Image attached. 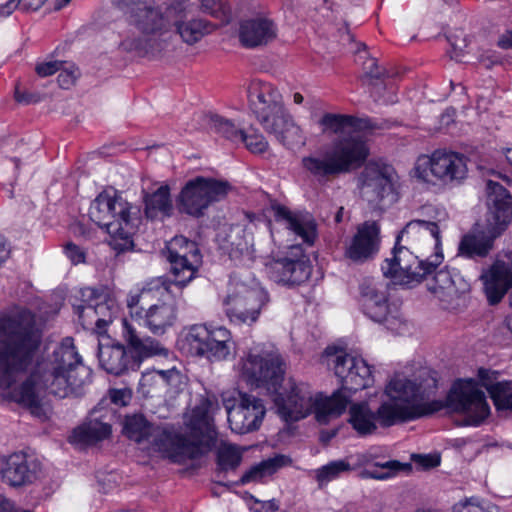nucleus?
<instances>
[{
  "instance_id": "f257e3e1",
  "label": "nucleus",
  "mask_w": 512,
  "mask_h": 512,
  "mask_svg": "<svg viewBox=\"0 0 512 512\" xmlns=\"http://www.w3.org/2000/svg\"><path fill=\"white\" fill-rule=\"evenodd\" d=\"M42 342V332L35 316L20 310L0 317V391L7 397L38 414L41 392L67 397L90 381L91 370L82 363L73 339L64 338L52 356L37 362L29 377L12 388L15 374L24 372L33 363Z\"/></svg>"
},
{
  "instance_id": "f03ea898",
  "label": "nucleus",
  "mask_w": 512,
  "mask_h": 512,
  "mask_svg": "<svg viewBox=\"0 0 512 512\" xmlns=\"http://www.w3.org/2000/svg\"><path fill=\"white\" fill-rule=\"evenodd\" d=\"M437 390V380L430 372H423L413 379L396 375L386 386L391 402H384L377 409L379 423L390 427L438 412L445 406L462 413L465 425L478 426L490 413L483 390L475 380H458L447 395L446 402L430 400Z\"/></svg>"
},
{
  "instance_id": "7ed1b4c3",
  "label": "nucleus",
  "mask_w": 512,
  "mask_h": 512,
  "mask_svg": "<svg viewBox=\"0 0 512 512\" xmlns=\"http://www.w3.org/2000/svg\"><path fill=\"white\" fill-rule=\"evenodd\" d=\"M284 363L275 352L250 351L243 361V374L257 387H265L275 393L277 413L286 422H295L314 413L319 423L326 424L332 417L340 416L347 407V399L341 392L330 397L313 392L309 384L289 379L282 392L278 388L283 381Z\"/></svg>"
},
{
  "instance_id": "20e7f679",
  "label": "nucleus",
  "mask_w": 512,
  "mask_h": 512,
  "mask_svg": "<svg viewBox=\"0 0 512 512\" xmlns=\"http://www.w3.org/2000/svg\"><path fill=\"white\" fill-rule=\"evenodd\" d=\"M440 229L436 222L414 219L396 237L392 258L382 271L405 284L420 283L442 263Z\"/></svg>"
},
{
  "instance_id": "39448f33",
  "label": "nucleus",
  "mask_w": 512,
  "mask_h": 512,
  "mask_svg": "<svg viewBox=\"0 0 512 512\" xmlns=\"http://www.w3.org/2000/svg\"><path fill=\"white\" fill-rule=\"evenodd\" d=\"M131 28L120 48L140 57H154L167 47L172 34L174 0L164 7L153 0H113Z\"/></svg>"
},
{
  "instance_id": "423d86ee",
  "label": "nucleus",
  "mask_w": 512,
  "mask_h": 512,
  "mask_svg": "<svg viewBox=\"0 0 512 512\" xmlns=\"http://www.w3.org/2000/svg\"><path fill=\"white\" fill-rule=\"evenodd\" d=\"M212 403L202 399L186 421L189 438L173 430H163L156 439L160 453L173 463L184 464L197 459L211 449L216 440V431L210 415Z\"/></svg>"
},
{
  "instance_id": "0eeeda50",
  "label": "nucleus",
  "mask_w": 512,
  "mask_h": 512,
  "mask_svg": "<svg viewBox=\"0 0 512 512\" xmlns=\"http://www.w3.org/2000/svg\"><path fill=\"white\" fill-rule=\"evenodd\" d=\"M249 107L262 127L289 149L304 145L302 130L286 111L279 90L272 84L252 81L248 88Z\"/></svg>"
},
{
  "instance_id": "6e6552de",
  "label": "nucleus",
  "mask_w": 512,
  "mask_h": 512,
  "mask_svg": "<svg viewBox=\"0 0 512 512\" xmlns=\"http://www.w3.org/2000/svg\"><path fill=\"white\" fill-rule=\"evenodd\" d=\"M487 216L483 229L464 235L458 246V255L477 259L486 257L512 220V196L501 184L489 180L486 184Z\"/></svg>"
},
{
  "instance_id": "1a4fd4ad",
  "label": "nucleus",
  "mask_w": 512,
  "mask_h": 512,
  "mask_svg": "<svg viewBox=\"0 0 512 512\" xmlns=\"http://www.w3.org/2000/svg\"><path fill=\"white\" fill-rule=\"evenodd\" d=\"M139 209L117 191L105 190L91 203L89 217L109 234L108 244L117 253L131 251Z\"/></svg>"
},
{
  "instance_id": "9d476101",
  "label": "nucleus",
  "mask_w": 512,
  "mask_h": 512,
  "mask_svg": "<svg viewBox=\"0 0 512 512\" xmlns=\"http://www.w3.org/2000/svg\"><path fill=\"white\" fill-rule=\"evenodd\" d=\"M122 324V336L131 351L128 352L120 343L99 344V363L107 373L120 376L129 371H136L145 358L168 356L169 350L159 341L151 337H140L133 324L127 319H123Z\"/></svg>"
},
{
  "instance_id": "9b49d317",
  "label": "nucleus",
  "mask_w": 512,
  "mask_h": 512,
  "mask_svg": "<svg viewBox=\"0 0 512 512\" xmlns=\"http://www.w3.org/2000/svg\"><path fill=\"white\" fill-rule=\"evenodd\" d=\"M368 156L367 141L357 132L339 137L322 156L304 157L302 163L314 177L323 180L360 168Z\"/></svg>"
},
{
  "instance_id": "f8f14e48",
  "label": "nucleus",
  "mask_w": 512,
  "mask_h": 512,
  "mask_svg": "<svg viewBox=\"0 0 512 512\" xmlns=\"http://www.w3.org/2000/svg\"><path fill=\"white\" fill-rule=\"evenodd\" d=\"M395 184L396 172L386 164L368 163L358 177L360 197L373 210L383 211L397 201Z\"/></svg>"
},
{
  "instance_id": "ddd939ff",
  "label": "nucleus",
  "mask_w": 512,
  "mask_h": 512,
  "mask_svg": "<svg viewBox=\"0 0 512 512\" xmlns=\"http://www.w3.org/2000/svg\"><path fill=\"white\" fill-rule=\"evenodd\" d=\"M413 172L423 182H431L435 178L445 185H458L467 177V157L458 152L438 149L431 156L418 157Z\"/></svg>"
},
{
  "instance_id": "4468645a",
  "label": "nucleus",
  "mask_w": 512,
  "mask_h": 512,
  "mask_svg": "<svg viewBox=\"0 0 512 512\" xmlns=\"http://www.w3.org/2000/svg\"><path fill=\"white\" fill-rule=\"evenodd\" d=\"M227 181L198 176L189 180L176 199L177 209L192 217L199 218L213 203L222 200L230 191Z\"/></svg>"
},
{
  "instance_id": "2eb2a0df",
  "label": "nucleus",
  "mask_w": 512,
  "mask_h": 512,
  "mask_svg": "<svg viewBox=\"0 0 512 512\" xmlns=\"http://www.w3.org/2000/svg\"><path fill=\"white\" fill-rule=\"evenodd\" d=\"M325 356L327 364L333 365L335 375L341 382V388L336 392H341L347 399V404L350 402V393L373 384L371 367L364 359L331 347L326 348Z\"/></svg>"
},
{
  "instance_id": "dca6fc26",
  "label": "nucleus",
  "mask_w": 512,
  "mask_h": 512,
  "mask_svg": "<svg viewBox=\"0 0 512 512\" xmlns=\"http://www.w3.org/2000/svg\"><path fill=\"white\" fill-rule=\"evenodd\" d=\"M265 271L275 283L295 287L305 283L311 276L312 265L300 244L293 245L285 256L273 258L266 263Z\"/></svg>"
},
{
  "instance_id": "f3484780",
  "label": "nucleus",
  "mask_w": 512,
  "mask_h": 512,
  "mask_svg": "<svg viewBox=\"0 0 512 512\" xmlns=\"http://www.w3.org/2000/svg\"><path fill=\"white\" fill-rule=\"evenodd\" d=\"M269 302L268 293L261 287L237 285L236 291L225 300V312L232 323L252 325Z\"/></svg>"
},
{
  "instance_id": "a211bd4d",
  "label": "nucleus",
  "mask_w": 512,
  "mask_h": 512,
  "mask_svg": "<svg viewBox=\"0 0 512 512\" xmlns=\"http://www.w3.org/2000/svg\"><path fill=\"white\" fill-rule=\"evenodd\" d=\"M167 259L171 264L174 283L184 287L194 277L201 263L197 244L184 236H175L169 243Z\"/></svg>"
},
{
  "instance_id": "6ab92c4d",
  "label": "nucleus",
  "mask_w": 512,
  "mask_h": 512,
  "mask_svg": "<svg viewBox=\"0 0 512 512\" xmlns=\"http://www.w3.org/2000/svg\"><path fill=\"white\" fill-rule=\"evenodd\" d=\"M228 422L233 432L246 434L258 430L266 413L263 401L254 395L240 393L239 403L226 405Z\"/></svg>"
},
{
  "instance_id": "aec40b11",
  "label": "nucleus",
  "mask_w": 512,
  "mask_h": 512,
  "mask_svg": "<svg viewBox=\"0 0 512 512\" xmlns=\"http://www.w3.org/2000/svg\"><path fill=\"white\" fill-rule=\"evenodd\" d=\"M380 226L376 221H365L357 227L356 233L346 242L344 257L355 264L368 262L380 249Z\"/></svg>"
},
{
  "instance_id": "412c9836",
  "label": "nucleus",
  "mask_w": 512,
  "mask_h": 512,
  "mask_svg": "<svg viewBox=\"0 0 512 512\" xmlns=\"http://www.w3.org/2000/svg\"><path fill=\"white\" fill-rule=\"evenodd\" d=\"M39 471V463L24 452L3 457L0 467L2 481L13 488L32 484L37 480Z\"/></svg>"
},
{
  "instance_id": "4be33fe9",
  "label": "nucleus",
  "mask_w": 512,
  "mask_h": 512,
  "mask_svg": "<svg viewBox=\"0 0 512 512\" xmlns=\"http://www.w3.org/2000/svg\"><path fill=\"white\" fill-rule=\"evenodd\" d=\"M158 297V303L149 306L144 310L139 319L153 334L160 335L174 325L177 320L178 306L174 297L169 293L166 287V293L155 294Z\"/></svg>"
},
{
  "instance_id": "5701e85b",
  "label": "nucleus",
  "mask_w": 512,
  "mask_h": 512,
  "mask_svg": "<svg viewBox=\"0 0 512 512\" xmlns=\"http://www.w3.org/2000/svg\"><path fill=\"white\" fill-rule=\"evenodd\" d=\"M490 305L498 304L512 287V254L508 260L498 259L481 275Z\"/></svg>"
},
{
  "instance_id": "b1692460",
  "label": "nucleus",
  "mask_w": 512,
  "mask_h": 512,
  "mask_svg": "<svg viewBox=\"0 0 512 512\" xmlns=\"http://www.w3.org/2000/svg\"><path fill=\"white\" fill-rule=\"evenodd\" d=\"M359 303L362 311L374 322L382 323L389 315L388 296L381 284L364 279L359 285Z\"/></svg>"
},
{
  "instance_id": "393cba45",
  "label": "nucleus",
  "mask_w": 512,
  "mask_h": 512,
  "mask_svg": "<svg viewBox=\"0 0 512 512\" xmlns=\"http://www.w3.org/2000/svg\"><path fill=\"white\" fill-rule=\"evenodd\" d=\"M187 0H174L175 13L172 15V27L187 44H194L215 29V25L201 18L186 20Z\"/></svg>"
},
{
  "instance_id": "a878e982",
  "label": "nucleus",
  "mask_w": 512,
  "mask_h": 512,
  "mask_svg": "<svg viewBox=\"0 0 512 512\" xmlns=\"http://www.w3.org/2000/svg\"><path fill=\"white\" fill-rule=\"evenodd\" d=\"M322 131L340 135L351 131L357 133L361 131H374L383 128L381 123L376 122L372 118L356 117L346 114L325 113L320 121Z\"/></svg>"
},
{
  "instance_id": "bb28decb",
  "label": "nucleus",
  "mask_w": 512,
  "mask_h": 512,
  "mask_svg": "<svg viewBox=\"0 0 512 512\" xmlns=\"http://www.w3.org/2000/svg\"><path fill=\"white\" fill-rule=\"evenodd\" d=\"M275 24L264 17L251 18L241 21L239 27V40L246 48H255L267 45L276 38Z\"/></svg>"
},
{
  "instance_id": "cd10ccee",
  "label": "nucleus",
  "mask_w": 512,
  "mask_h": 512,
  "mask_svg": "<svg viewBox=\"0 0 512 512\" xmlns=\"http://www.w3.org/2000/svg\"><path fill=\"white\" fill-rule=\"evenodd\" d=\"M111 425L91 412L86 420L76 427L70 436V442L90 445L108 438L111 434Z\"/></svg>"
},
{
  "instance_id": "c85d7f7f",
  "label": "nucleus",
  "mask_w": 512,
  "mask_h": 512,
  "mask_svg": "<svg viewBox=\"0 0 512 512\" xmlns=\"http://www.w3.org/2000/svg\"><path fill=\"white\" fill-rule=\"evenodd\" d=\"M163 430L168 428L154 427L142 414L128 415L125 417L123 434L136 443L150 441L152 439L153 447L159 452L156 439Z\"/></svg>"
},
{
  "instance_id": "c756f323",
  "label": "nucleus",
  "mask_w": 512,
  "mask_h": 512,
  "mask_svg": "<svg viewBox=\"0 0 512 512\" xmlns=\"http://www.w3.org/2000/svg\"><path fill=\"white\" fill-rule=\"evenodd\" d=\"M276 221H282L286 227L301 238L302 242L312 246L316 238V227L313 223L304 221L299 215L287 207L277 205L273 208Z\"/></svg>"
},
{
  "instance_id": "7c9ffc66",
  "label": "nucleus",
  "mask_w": 512,
  "mask_h": 512,
  "mask_svg": "<svg viewBox=\"0 0 512 512\" xmlns=\"http://www.w3.org/2000/svg\"><path fill=\"white\" fill-rule=\"evenodd\" d=\"M82 301H93L96 314L100 320V329L105 330L115 315L118 313V305L104 290L86 287L81 290Z\"/></svg>"
},
{
  "instance_id": "2f4dec72",
  "label": "nucleus",
  "mask_w": 512,
  "mask_h": 512,
  "mask_svg": "<svg viewBox=\"0 0 512 512\" xmlns=\"http://www.w3.org/2000/svg\"><path fill=\"white\" fill-rule=\"evenodd\" d=\"M145 215L151 220H161L172 216L174 207L167 185L160 186L156 191L144 196Z\"/></svg>"
},
{
  "instance_id": "473e14b6",
  "label": "nucleus",
  "mask_w": 512,
  "mask_h": 512,
  "mask_svg": "<svg viewBox=\"0 0 512 512\" xmlns=\"http://www.w3.org/2000/svg\"><path fill=\"white\" fill-rule=\"evenodd\" d=\"M290 463V458L282 454L265 459L247 470L240 478L238 484L245 485L250 482H260Z\"/></svg>"
},
{
  "instance_id": "72a5a7b5",
  "label": "nucleus",
  "mask_w": 512,
  "mask_h": 512,
  "mask_svg": "<svg viewBox=\"0 0 512 512\" xmlns=\"http://www.w3.org/2000/svg\"><path fill=\"white\" fill-rule=\"evenodd\" d=\"M376 421L379 422L377 411H371L368 403H355L350 406L349 422L359 435L374 433L377 429Z\"/></svg>"
},
{
  "instance_id": "f704fd0d",
  "label": "nucleus",
  "mask_w": 512,
  "mask_h": 512,
  "mask_svg": "<svg viewBox=\"0 0 512 512\" xmlns=\"http://www.w3.org/2000/svg\"><path fill=\"white\" fill-rule=\"evenodd\" d=\"M184 375L175 368L168 370H154L142 375L140 385L159 389L170 388L179 390L184 384Z\"/></svg>"
},
{
  "instance_id": "c9c22d12",
  "label": "nucleus",
  "mask_w": 512,
  "mask_h": 512,
  "mask_svg": "<svg viewBox=\"0 0 512 512\" xmlns=\"http://www.w3.org/2000/svg\"><path fill=\"white\" fill-rule=\"evenodd\" d=\"M209 359L225 360L231 354L233 341L231 332L223 326L210 325Z\"/></svg>"
},
{
  "instance_id": "e433bc0d",
  "label": "nucleus",
  "mask_w": 512,
  "mask_h": 512,
  "mask_svg": "<svg viewBox=\"0 0 512 512\" xmlns=\"http://www.w3.org/2000/svg\"><path fill=\"white\" fill-rule=\"evenodd\" d=\"M210 325L194 324L190 326L184 335L183 343L188 352L194 356L207 357L209 359V335Z\"/></svg>"
},
{
  "instance_id": "4c0bfd02",
  "label": "nucleus",
  "mask_w": 512,
  "mask_h": 512,
  "mask_svg": "<svg viewBox=\"0 0 512 512\" xmlns=\"http://www.w3.org/2000/svg\"><path fill=\"white\" fill-rule=\"evenodd\" d=\"M209 124L214 133L232 143L239 144L243 140L244 130L239 129L231 120L217 114L209 116Z\"/></svg>"
},
{
  "instance_id": "58836bf2",
  "label": "nucleus",
  "mask_w": 512,
  "mask_h": 512,
  "mask_svg": "<svg viewBox=\"0 0 512 512\" xmlns=\"http://www.w3.org/2000/svg\"><path fill=\"white\" fill-rule=\"evenodd\" d=\"M497 411H512V381H501L487 388Z\"/></svg>"
},
{
  "instance_id": "ea45409f",
  "label": "nucleus",
  "mask_w": 512,
  "mask_h": 512,
  "mask_svg": "<svg viewBox=\"0 0 512 512\" xmlns=\"http://www.w3.org/2000/svg\"><path fill=\"white\" fill-rule=\"evenodd\" d=\"M163 294L166 293V286L164 281H162L160 278L154 279L146 284V286L143 287L141 292L136 295H132L127 300V305L131 309V315L133 316L134 313L139 317V315H142L138 311H134L135 308L140 304V302L147 301L150 297H154L155 294Z\"/></svg>"
},
{
  "instance_id": "a19ab883",
  "label": "nucleus",
  "mask_w": 512,
  "mask_h": 512,
  "mask_svg": "<svg viewBox=\"0 0 512 512\" xmlns=\"http://www.w3.org/2000/svg\"><path fill=\"white\" fill-rule=\"evenodd\" d=\"M351 466L345 460L331 461L315 470V479L319 487H323L330 481L338 478L342 473L350 471Z\"/></svg>"
},
{
  "instance_id": "79ce46f5",
  "label": "nucleus",
  "mask_w": 512,
  "mask_h": 512,
  "mask_svg": "<svg viewBox=\"0 0 512 512\" xmlns=\"http://www.w3.org/2000/svg\"><path fill=\"white\" fill-rule=\"evenodd\" d=\"M242 460V451L232 444H222L217 451V462L221 471L236 469Z\"/></svg>"
},
{
  "instance_id": "37998d69",
  "label": "nucleus",
  "mask_w": 512,
  "mask_h": 512,
  "mask_svg": "<svg viewBox=\"0 0 512 512\" xmlns=\"http://www.w3.org/2000/svg\"><path fill=\"white\" fill-rule=\"evenodd\" d=\"M83 305L74 306L75 313L78 315L81 325L85 329L96 330L98 333L103 332L100 329V320L93 306V301H83Z\"/></svg>"
},
{
  "instance_id": "c03bdc74",
  "label": "nucleus",
  "mask_w": 512,
  "mask_h": 512,
  "mask_svg": "<svg viewBox=\"0 0 512 512\" xmlns=\"http://www.w3.org/2000/svg\"><path fill=\"white\" fill-rule=\"evenodd\" d=\"M434 273V285L430 288L433 292L446 291L449 295L457 293L458 288L456 287V278L458 274H453L447 267L440 269L438 271H433Z\"/></svg>"
},
{
  "instance_id": "a18cd8bd",
  "label": "nucleus",
  "mask_w": 512,
  "mask_h": 512,
  "mask_svg": "<svg viewBox=\"0 0 512 512\" xmlns=\"http://www.w3.org/2000/svg\"><path fill=\"white\" fill-rule=\"evenodd\" d=\"M374 466L378 467L384 471L378 472L376 470L366 469L365 471H363L362 475L366 478L384 480V479H388V478L392 477L398 471L403 470L406 465H404L396 460H390V461H386V462H382V463L376 462L374 464Z\"/></svg>"
},
{
  "instance_id": "49530a36",
  "label": "nucleus",
  "mask_w": 512,
  "mask_h": 512,
  "mask_svg": "<svg viewBox=\"0 0 512 512\" xmlns=\"http://www.w3.org/2000/svg\"><path fill=\"white\" fill-rule=\"evenodd\" d=\"M201 9L223 23L230 20L231 10L225 0H202Z\"/></svg>"
},
{
  "instance_id": "de8ad7c7",
  "label": "nucleus",
  "mask_w": 512,
  "mask_h": 512,
  "mask_svg": "<svg viewBox=\"0 0 512 512\" xmlns=\"http://www.w3.org/2000/svg\"><path fill=\"white\" fill-rule=\"evenodd\" d=\"M47 0H8L0 5V18L10 16L17 7L24 11H36L43 6Z\"/></svg>"
},
{
  "instance_id": "09e8293b",
  "label": "nucleus",
  "mask_w": 512,
  "mask_h": 512,
  "mask_svg": "<svg viewBox=\"0 0 512 512\" xmlns=\"http://www.w3.org/2000/svg\"><path fill=\"white\" fill-rule=\"evenodd\" d=\"M243 138L240 143L244 144L251 153L261 154L268 149V142L256 129L245 131Z\"/></svg>"
},
{
  "instance_id": "8fccbe9b",
  "label": "nucleus",
  "mask_w": 512,
  "mask_h": 512,
  "mask_svg": "<svg viewBox=\"0 0 512 512\" xmlns=\"http://www.w3.org/2000/svg\"><path fill=\"white\" fill-rule=\"evenodd\" d=\"M453 512H494V507L470 499L454 505Z\"/></svg>"
},
{
  "instance_id": "3c124183",
  "label": "nucleus",
  "mask_w": 512,
  "mask_h": 512,
  "mask_svg": "<svg viewBox=\"0 0 512 512\" xmlns=\"http://www.w3.org/2000/svg\"><path fill=\"white\" fill-rule=\"evenodd\" d=\"M363 70L365 75L370 79L380 80L385 76H388L385 69L378 66L375 58L367 59L363 64Z\"/></svg>"
},
{
  "instance_id": "603ef678",
  "label": "nucleus",
  "mask_w": 512,
  "mask_h": 512,
  "mask_svg": "<svg viewBox=\"0 0 512 512\" xmlns=\"http://www.w3.org/2000/svg\"><path fill=\"white\" fill-rule=\"evenodd\" d=\"M412 460L420 465L423 469H430L440 465V456L437 454H414L412 455Z\"/></svg>"
},
{
  "instance_id": "864d4df0",
  "label": "nucleus",
  "mask_w": 512,
  "mask_h": 512,
  "mask_svg": "<svg viewBox=\"0 0 512 512\" xmlns=\"http://www.w3.org/2000/svg\"><path fill=\"white\" fill-rule=\"evenodd\" d=\"M64 253L73 264H79L85 261L84 251L72 242H69L65 245Z\"/></svg>"
},
{
  "instance_id": "5fc2aeb1",
  "label": "nucleus",
  "mask_w": 512,
  "mask_h": 512,
  "mask_svg": "<svg viewBox=\"0 0 512 512\" xmlns=\"http://www.w3.org/2000/svg\"><path fill=\"white\" fill-rule=\"evenodd\" d=\"M77 68L71 66L69 69H62L57 77V81L61 88L68 89L71 85H73L76 77H77Z\"/></svg>"
},
{
  "instance_id": "6e6d98bb",
  "label": "nucleus",
  "mask_w": 512,
  "mask_h": 512,
  "mask_svg": "<svg viewBox=\"0 0 512 512\" xmlns=\"http://www.w3.org/2000/svg\"><path fill=\"white\" fill-rule=\"evenodd\" d=\"M64 63L60 61H49L45 63L38 64L36 66V72L41 77H47L55 74L60 71L63 67Z\"/></svg>"
},
{
  "instance_id": "4d7b16f0",
  "label": "nucleus",
  "mask_w": 512,
  "mask_h": 512,
  "mask_svg": "<svg viewBox=\"0 0 512 512\" xmlns=\"http://www.w3.org/2000/svg\"><path fill=\"white\" fill-rule=\"evenodd\" d=\"M130 397L131 394L127 390L114 389L110 391V399L116 405H126Z\"/></svg>"
},
{
  "instance_id": "13d9d810",
  "label": "nucleus",
  "mask_w": 512,
  "mask_h": 512,
  "mask_svg": "<svg viewBox=\"0 0 512 512\" xmlns=\"http://www.w3.org/2000/svg\"><path fill=\"white\" fill-rule=\"evenodd\" d=\"M15 99L19 103L30 104L37 103L40 101V97L38 94L29 93V92H21L17 87L15 89Z\"/></svg>"
},
{
  "instance_id": "bf43d9fd",
  "label": "nucleus",
  "mask_w": 512,
  "mask_h": 512,
  "mask_svg": "<svg viewBox=\"0 0 512 512\" xmlns=\"http://www.w3.org/2000/svg\"><path fill=\"white\" fill-rule=\"evenodd\" d=\"M22 508H19L15 503L4 495H0V512H20Z\"/></svg>"
},
{
  "instance_id": "052dcab7",
  "label": "nucleus",
  "mask_w": 512,
  "mask_h": 512,
  "mask_svg": "<svg viewBox=\"0 0 512 512\" xmlns=\"http://www.w3.org/2000/svg\"><path fill=\"white\" fill-rule=\"evenodd\" d=\"M497 45L502 49H511L512 48V30H507L502 35H500Z\"/></svg>"
},
{
  "instance_id": "680f3d73",
  "label": "nucleus",
  "mask_w": 512,
  "mask_h": 512,
  "mask_svg": "<svg viewBox=\"0 0 512 512\" xmlns=\"http://www.w3.org/2000/svg\"><path fill=\"white\" fill-rule=\"evenodd\" d=\"M10 248L4 236L0 235V266L9 258Z\"/></svg>"
},
{
  "instance_id": "e2e57ef3",
  "label": "nucleus",
  "mask_w": 512,
  "mask_h": 512,
  "mask_svg": "<svg viewBox=\"0 0 512 512\" xmlns=\"http://www.w3.org/2000/svg\"><path fill=\"white\" fill-rule=\"evenodd\" d=\"M490 370L488 369H485V368H480L478 370V377L480 379V381L482 382V385L486 387V389L488 387H490V385L488 384V380L490 379Z\"/></svg>"
},
{
  "instance_id": "0e129e2a",
  "label": "nucleus",
  "mask_w": 512,
  "mask_h": 512,
  "mask_svg": "<svg viewBox=\"0 0 512 512\" xmlns=\"http://www.w3.org/2000/svg\"><path fill=\"white\" fill-rule=\"evenodd\" d=\"M70 1L71 0H54V9L57 11L61 10L63 7L69 4Z\"/></svg>"
},
{
  "instance_id": "69168bd1",
  "label": "nucleus",
  "mask_w": 512,
  "mask_h": 512,
  "mask_svg": "<svg viewBox=\"0 0 512 512\" xmlns=\"http://www.w3.org/2000/svg\"><path fill=\"white\" fill-rule=\"evenodd\" d=\"M293 101L295 104H302L304 101V97L302 96L301 93L296 92L293 94Z\"/></svg>"
},
{
  "instance_id": "338daca9",
  "label": "nucleus",
  "mask_w": 512,
  "mask_h": 512,
  "mask_svg": "<svg viewBox=\"0 0 512 512\" xmlns=\"http://www.w3.org/2000/svg\"><path fill=\"white\" fill-rule=\"evenodd\" d=\"M505 157H506V160L507 162L510 164V166L512 167V148H508L506 149L505 151Z\"/></svg>"
},
{
  "instance_id": "774afa93",
  "label": "nucleus",
  "mask_w": 512,
  "mask_h": 512,
  "mask_svg": "<svg viewBox=\"0 0 512 512\" xmlns=\"http://www.w3.org/2000/svg\"><path fill=\"white\" fill-rule=\"evenodd\" d=\"M506 325H507V328L512 333V315H510L509 317L506 318Z\"/></svg>"
}]
</instances>
